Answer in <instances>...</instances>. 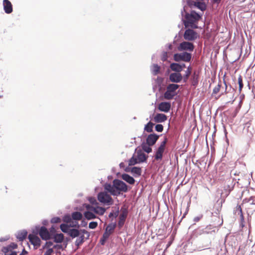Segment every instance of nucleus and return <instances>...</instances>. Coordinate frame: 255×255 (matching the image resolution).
Segmentation results:
<instances>
[{
  "label": "nucleus",
  "mask_w": 255,
  "mask_h": 255,
  "mask_svg": "<svg viewBox=\"0 0 255 255\" xmlns=\"http://www.w3.org/2000/svg\"><path fill=\"white\" fill-rule=\"evenodd\" d=\"M88 200L93 205L98 204V202L94 197H89Z\"/></svg>",
  "instance_id": "09e8293b"
},
{
  "label": "nucleus",
  "mask_w": 255,
  "mask_h": 255,
  "mask_svg": "<svg viewBox=\"0 0 255 255\" xmlns=\"http://www.w3.org/2000/svg\"><path fill=\"white\" fill-rule=\"evenodd\" d=\"M151 146H149L146 143H142L141 145V147L142 149L147 153H149L152 151V148L151 147Z\"/></svg>",
  "instance_id": "f704fd0d"
},
{
  "label": "nucleus",
  "mask_w": 255,
  "mask_h": 255,
  "mask_svg": "<svg viewBox=\"0 0 255 255\" xmlns=\"http://www.w3.org/2000/svg\"><path fill=\"white\" fill-rule=\"evenodd\" d=\"M179 85L174 83L169 84L167 85L166 89L170 92L176 95V91L179 88Z\"/></svg>",
  "instance_id": "4be33fe9"
},
{
  "label": "nucleus",
  "mask_w": 255,
  "mask_h": 255,
  "mask_svg": "<svg viewBox=\"0 0 255 255\" xmlns=\"http://www.w3.org/2000/svg\"><path fill=\"white\" fill-rule=\"evenodd\" d=\"M85 217L88 220L95 219L96 216L91 211H85L84 213Z\"/></svg>",
  "instance_id": "473e14b6"
},
{
  "label": "nucleus",
  "mask_w": 255,
  "mask_h": 255,
  "mask_svg": "<svg viewBox=\"0 0 255 255\" xmlns=\"http://www.w3.org/2000/svg\"><path fill=\"white\" fill-rule=\"evenodd\" d=\"M175 94L172 93V92H170L169 90H168L166 89V92L164 93L163 97L166 100H171L175 96Z\"/></svg>",
  "instance_id": "72a5a7b5"
},
{
  "label": "nucleus",
  "mask_w": 255,
  "mask_h": 255,
  "mask_svg": "<svg viewBox=\"0 0 255 255\" xmlns=\"http://www.w3.org/2000/svg\"><path fill=\"white\" fill-rule=\"evenodd\" d=\"M234 214L236 216H239L241 220H243L244 217L242 210L240 205H237L234 209Z\"/></svg>",
  "instance_id": "cd10ccee"
},
{
  "label": "nucleus",
  "mask_w": 255,
  "mask_h": 255,
  "mask_svg": "<svg viewBox=\"0 0 255 255\" xmlns=\"http://www.w3.org/2000/svg\"><path fill=\"white\" fill-rule=\"evenodd\" d=\"M27 254V252L25 251V249H23L22 252L19 254V255H25Z\"/></svg>",
  "instance_id": "e2e57ef3"
},
{
  "label": "nucleus",
  "mask_w": 255,
  "mask_h": 255,
  "mask_svg": "<svg viewBox=\"0 0 255 255\" xmlns=\"http://www.w3.org/2000/svg\"><path fill=\"white\" fill-rule=\"evenodd\" d=\"M54 242L57 243H60L63 242L64 239V236L62 233L57 234L54 236Z\"/></svg>",
  "instance_id": "e433bc0d"
},
{
  "label": "nucleus",
  "mask_w": 255,
  "mask_h": 255,
  "mask_svg": "<svg viewBox=\"0 0 255 255\" xmlns=\"http://www.w3.org/2000/svg\"><path fill=\"white\" fill-rule=\"evenodd\" d=\"M7 247H10V250L14 249L17 248V245L14 243H11L10 245H9Z\"/></svg>",
  "instance_id": "13d9d810"
},
{
  "label": "nucleus",
  "mask_w": 255,
  "mask_h": 255,
  "mask_svg": "<svg viewBox=\"0 0 255 255\" xmlns=\"http://www.w3.org/2000/svg\"><path fill=\"white\" fill-rule=\"evenodd\" d=\"M208 227H207L206 228L204 229L203 230V234H209V233L211 234L212 232H215L214 230H213L212 231H208Z\"/></svg>",
  "instance_id": "4d7b16f0"
},
{
  "label": "nucleus",
  "mask_w": 255,
  "mask_h": 255,
  "mask_svg": "<svg viewBox=\"0 0 255 255\" xmlns=\"http://www.w3.org/2000/svg\"><path fill=\"white\" fill-rule=\"evenodd\" d=\"M116 226V223L110 224L107 226L105 231L111 235L115 230Z\"/></svg>",
  "instance_id": "c756f323"
},
{
  "label": "nucleus",
  "mask_w": 255,
  "mask_h": 255,
  "mask_svg": "<svg viewBox=\"0 0 255 255\" xmlns=\"http://www.w3.org/2000/svg\"><path fill=\"white\" fill-rule=\"evenodd\" d=\"M98 226V223L97 222H91L89 224V227L90 229H94Z\"/></svg>",
  "instance_id": "49530a36"
},
{
  "label": "nucleus",
  "mask_w": 255,
  "mask_h": 255,
  "mask_svg": "<svg viewBox=\"0 0 255 255\" xmlns=\"http://www.w3.org/2000/svg\"><path fill=\"white\" fill-rule=\"evenodd\" d=\"M93 212L99 215H103L106 212V209L102 207L96 206L95 209H93Z\"/></svg>",
  "instance_id": "c85d7f7f"
},
{
  "label": "nucleus",
  "mask_w": 255,
  "mask_h": 255,
  "mask_svg": "<svg viewBox=\"0 0 255 255\" xmlns=\"http://www.w3.org/2000/svg\"><path fill=\"white\" fill-rule=\"evenodd\" d=\"M81 232V230L70 229L68 234L72 238H75L79 236Z\"/></svg>",
  "instance_id": "393cba45"
},
{
  "label": "nucleus",
  "mask_w": 255,
  "mask_h": 255,
  "mask_svg": "<svg viewBox=\"0 0 255 255\" xmlns=\"http://www.w3.org/2000/svg\"><path fill=\"white\" fill-rule=\"evenodd\" d=\"M226 182V184L225 185L224 189L227 193V195H228L230 192L234 189L235 185V182L233 178L229 177L227 179Z\"/></svg>",
  "instance_id": "9d476101"
},
{
  "label": "nucleus",
  "mask_w": 255,
  "mask_h": 255,
  "mask_svg": "<svg viewBox=\"0 0 255 255\" xmlns=\"http://www.w3.org/2000/svg\"><path fill=\"white\" fill-rule=\"evenodd\" d=\"M72 220V217L69 214L65 215L63 218V221L67 223H70Z\"/></svg>",
  "instance_id": "79ce46f5"
},
{
  "label": "nucleus",
  "mask_w": 255,
  "mask_h": 255,
  "mask_svg": "<svg viewBox=\"0 0 255 255\" xmlns=\"http://www.w3.org/2000/svg\"><path fill=\"white\" fill-rule=\"evenodd\" d=\"M136 154V157L139 163L146 161L148 156L143 153L141 150H139L137 151Z\"/></svg>",
  "instance_id": "dca6fc26"
},
{
  "label": "nucleus",
  "mask_w": 255,
  "mask_h": 255,
  "mask_svg": "<svg viewBox=\"0 0 255 255\" xmlns=\"http://www.w3.org/2000/svg\"><path fill=\"white\" fill-rule=\"evenodd\" d=\"M77 224H75L74 222H72V224H70V226L72 227H76Z\"/></svg>",
  "instance_id": "338daca9"
},
{
  "label": "nucleus",
  "mask_w": 255,
  "mask_h": 255,
  "mask_svg": "<svg viewBox=\"0 0 255 255\" xmlns=\"http://www.w3.org/2000/svg\"><path fill=\"white\" fill-rule=\"evenodd\" d=\"M27 232L26 230H22L18 232L16 234V238L20 241H22L24 240L27 236Z\"/></svg>",
  "instance_id": "a878e982"
},
{
  "label": "nucleus",
  "mask_w": 255,
  "mask_h": 255,
  "mask_svg": "<svg viewBox=\"0 0 255 255\" xmlns=\"http://www.w3.org/2000/svg\"><path fill=\"white\" fill-rule=\"evenodd\" d=\"M180 66H181V69L182 71L183 70V68L186 67V65L184 63L180 64Z\"/></svg>",
  "instance_id": "0e129e2a"
},
{
  "label": "nucleus",
  "mask_w": 255,
  "mask_h": 255,
  "mask_svg": "<svg viewBox=\"0 0 255 255\" xmlns=\"http://www.w3.org/2000/svg\"><path fill=\"white\" fill-rule=\"evenodd\" d=\"M168 56H167V53L166 52H164L162 53V56H161V60L163 61H165L167 59Z\"/></svg>",
  "instance_id": "864d4df0"
},
{
  "label": "nucleus",
  "mask_w": 255,
  "mask_h": 255,
  "mask_svg": "<svg viewBox=\"0 0 255 255\" xmlns=\"http://www.w3.org/2000/svg\"><path fill=\"white\" fill-rule=\"evenodd\" d=\"M47 251L45 252L44 255H51L54 252L53 248L47 249Z\"/></svg>",
  "instance_id": "8fccbe9b"
},
{
  "label": "nucleus",
  "mask_w": 255,
  "mask_h": 255,
  "mask_svg": "<svg viewBox=\"0 0 255 255\" xmlns=\"http://www.w3.org/2000/svg\"><path fill=\"white\" fill-rule=\"evenodd\" d=\"M155 130L158 132H162L163 130V127L161 124H157L155 127Z\"/></svg>",
  "instance_id": "a18cd8bd"
},
{
  "label": "nucleus",
  "mask_w": 255,
  "mask_h": 255,
  "mask_svg": "<svg viewBox=\"0 0 255 255\" xmlns=\"http://www.w3.org/2000/svg\"><path fill=\"white\" fill-rule=\"evenodd\" d=\"M171 108V104L167 102H161L158 104V109L160 111L167 113Z\"/></svg>",
  "instance_id": "4468645a"
},
{
  "label": "nucleus",
  "mask_w": 255,
  "mask_h": 255,
  "mask_svg": "<svg viewBox=\"0 0 255 255\" xmlns=\"http://www.w3.org/2000/svg\"><path fill=\"white\" fill-rule=\"evenodd\" d=\"M201 218L202 216L196 217L194 218V221L195 222H197L201 219Z\"/></svg>",
  "instance_id": "bf43d9fd"
},
{
  "label": "nucleus",
  "mask_w": 255,
  "mask_h": 255,
  "mask_svg": "<svg viewBox=\"0 0 255 255\" xmlns=\"http://www.w3.org/2000/svg\"><path fill=\"white\" fill-rule=\"evenodd\" d=\"M191 82L192 85L196 87L198 84L199 75L196 72H194L191 77Z\"/></svg>",
  "instance_id": "412c9836"
},
{
  "label": "nucleus",
  "mask_w": 255,
  "mask_h": 255,
  "mask_svg": "<svg viewBox=\"0 0 255 255\" xmlns=\"http://www.w3.org/2000/svg\"><path fill=\"white\" fill-rule=\"evenodd\" d=\"M167 142V138L166 136L164 137V140L160 143V145L157 148L155 152L154 159L156 161L161 160L163 157V154L166 147V144Z\"/></svg>",
  "instance_id": "20e7f679"
},
{
  "label": "nucleus",
  "mask_w": 255,
  "mask_h": 255,
  "mask_svg": "<svg viewBox=\"0 0 255 255\" xmlns=\"http://www.w3.org/2000/svg\"><path fill=\"white\" fill-rule=\"evenodd\" d=\"M105 241H104V239H103V238L100 240V242H101L102 245H104Z\"/></svg>",
  "instance_id": "774afa93"
},
{
  "label": "nucleus",
  "mask_w": 255,
  "mask_h": 255,
  "mask_svg": "<svg viewBox=\"0 0 255 255\" xmlns=\"http://www.w3.org/2000/svg\"><path fill=\"white\" fill-rule=\"evenodd\" d=\"M53 246V243L52 241H47L44 246H43L42 249L52 248Z\"/></svg>",
  "instance_id": "37998d69"
},
{
  "label": "nucleus",
  "mask_w": 255,
  "mask_h": 255,
  "mask_svg": "<svg viewBox=\"0 0 255 255\" xmlns=\"http://www.w3.org/2000/svg\"><path fill=\"white\" fill-rule=\"evenodd\" d=\"M127 216V212L124 211L120 215L119 220L118 222V226L119 228H121L124 224L125 221Z\"/></svg>",
  "instance_id": "6ab92c4d"
},
{
  "label": "nucleus",
  "mask_w": 255,
  "mask_h": 255,
  "mask_svg": "<svg viewBox=\"0 0 255 255\" xmlns=\"http://www.w3.org/2000/svg\"><path fill=\"white\" fill-rule=\"evenodd\" d=\"M110 235V234L105 231L103 235L102 238L103 239H104V241H106L109 238Z\"/></svg>",
  "instance_id": "603ef678"
},
{
  "label": "nucleus",
  "mask_w": 255,
  "mask_h": 255,
  "mask_svg": "<svg viewBox=\"0 0 255 255\" xmlns=\"http://www.w3.org/2000/svg\"><path fill=\"white\" fill-rule=\"evenodd\" d=\"M183 79V77L181 73L173 72L169 75V80L172 83H180Z\"/></svg>",
  "instance_id": "6e6552de"
},
{
  "label": "nucleus",
  "mask_w": 255,
  "mask_h": 255,
  "mask_svg": "<svg viewBox=\"0 0 255 255\" xmlns=\"http://www.w3.org/2000/svg\"><path fill=\"white\" fill-rule=\"evenodd\" d=\"M238 83L239 85V91L240 92H241L244 86L242 78L241 76H240L238 78Z\"/></svg>",
  "instance_id": "c03bdc74"
},
{
  "label": "nucleus",
  "mask_w": 255,
  "mask_h": 255,
  "mask_svg": "<svg viewBox=\"0 0 255 255\" xmlns=\"http://www.w3.org/2000/svg\"><path fill=\"white\" fill-rule=\"evenodd\" d=\"M3 9L6 13L9 14L12 12V5L9 0H3Z\"/></svg>",
  "instance_id": "2eb2a0df"
},
{
  "label": "nucleus",
  "mask_w": 255,
  "mask_h": 255,
  "mask_svg": "<svg viewBox=\"0 0 255 255\" xmlns=\"http://www.w3.org/2000/svg\"><path fill=\"white\" fill-rule=\"evenodd\" d=\"M194 44L188 41H183L181 42L178 46L177 47L178 50L182 52H187L189 51L190 53L193 51L194 49Z\"/></svg>",
  "instance_id": "39448f33"
},
{
  "label": "nucleus",
  "mask_w": 255,
  "mask_h": 255,
  "mask_svg": "<svg viewBox=\"0 0 255 255\" xmlns=\"http://www.w3.org/2000/svg\"><path fill=\"white\" fill-rule=\"evenodd\" d=\"M36 229L39 230V235L42 240H47L50 238V234L48 230L44 226L36 227Z\"/></svg>",
  "instance_id": "1a4fd4ad"
},
{
  "label": "nucleus",
  "mask_w": 255,
  "mask_h": 255,
  "mask_svg": "<svg viewBox=\"0 0 255 255\" xmlns=\"http://www.w3.org/2000/svg\"><path fill=\"white\" fill-rule=\"evenodd\" d=\"M53 249H55V250H56L57 251L63 249L62 245H58V244L54 245L53 246Z\"/></svg>",
  "instance_id": "3c124183"
},
{
  "label": "nucleus",
  "mask_w": 255,
  "mask_h": 255,
  "mask_svg": "<svg viewBox=\"0 0 255 255\" xmlns=\"http://www.w3.org/2000/svg\"><path fill=\"white\" fill-rule=\"evenodd\" d=\"M86 209L88 210L87 211L93 212V209H95V207H93L90 205L87 204L85 206Z\"/></svg>",
  "instance_id": "5fc2aeb1"
},
{
  "label": "nucleus",
  "mask_w": 255,
  "mask_h": 255,
  "mask_svg": "<svg viewBox=\"0 0 255 255\" xmlns=\"http://www.w3.org/2000/svg\"><path fill=\"white\" fill-rule=\"evenodd\" d=\"M181 15L183 24L185 27H190L192 28H198V22L201 19L202 14H199L195 10H191L190 12L186 11L185 7L181 10Z\"/></svg>",
  "instance_id": "f257e3e1"
},
{
  "label": "nucleus",
  "mask_w": 255,
  "mask_h": 255,
  "mask_svg": "<svg viewBox=\"0 0 255 255\" xmlns=\"http://www.w3.org/2000/svg\"><path fill=\"white\" fill-rule=\"evenodd\" d=\"M85 234L87 235L88 237H89V233L85 230H81V232L80 233V235L77 237V238L75 241V245L76 246L79 247L84 242L85 239Z\"/></svg>",
  "instance_id": "f8f14e48"
},
{
  "label": "nucleus",
  "mask_w": 255,
  "mask_h": 255,
  "mask_svg": "<svg viewBox=\"0 0 255 255\" xmlns=\"http://www.w3.org/2000/svg\"><path fill=\"white\" fill-rule=\"evenodd\" d=\"M192 59V54L190 52H183L175 53L173 55V59L177 62L183 61L189 62Z\"/></svg>",
  "instance_id": "7ed1b4c3"
},
{
  "label": "nucleus",
  "mask_w": 255,
  "mask_h": 255,
  "mask_svg": "<svg viewBox=\"0 0 255 255\" xmlns=\"http://www.w3.org/2000/svg\"><path fill=\"white\" fill-rule=\"evenodd\" d=\"M170 68L175 73H180L182 70L181 69L180 64L179 63H172L170 65Z\"/></svg>",
  "instance_id": "aec40b11"
},
{
  "label": "nucleus",
  "mask_w": 255,
  "mask_h": 255,
  "mask_svg": "<svg viewBox=\"0 0 255 255\" xmlns=\"http://www.w3.org/2000/svg\"><path fill=\"white\" fill-rule=\"evenodd\" d=\"M191 74V72L188 71H185V74L182 76V80L184 83H186L189 79L190 75Z\"/></svg>",
  "instance_id": "a19ab883"
},
{
  "label": "nucleus",
  "mask_w": 255,
  "mask_h": 255,
  "mask_svg": "<svg viewBox=\"0 0 255 255\" xmlns=\"http://www.w3.org/2000/svg\"><path fill=\"white\" fill-rule=\"evenodd\" d=\"M153 123L151 122H149L146 125H145L144 129L147 132H151L153 131Z\"/></svg>",
  "instance_id": "c9c22d12"
},
{
  "label": "nucleus",
  "mask_w": 255,
  "mask_h": 255,
  "mask_svg": "<svg viewBox=\"0 0 255 255\" xmlns=\"http://www.w3.org/2000/svg\"><path fill=\"white\" fill-rule=\"evenodd\" d=\"M186 71H188L189 72H192V67L190 65L189 66H188L187 70Z\"/></svg>",
  "instance_id": "69168bd1"
},
{
  "label": "nucleus",
  "mask_w": 255,
  "mask_h": 255,
  "mask_svg": "<svg viewBox=\"0 0 255 255\" xmlns=\"http://www.w3.org/2000/svg\"><path fill=\"white\" fill-rule=\"evenodd\" d=\"M193 4L202 11L206 9V5L203 1H194Z\"/></svg>",
  "instance_id": "b1692460"
},
{
  "label": "nucleus",
  "mask_w": 255,
  "mask_h": 255,
  "mask_svg": "<svg viewBox=\"0 0 255 255\" xmlns=\"http://www.w3.org/2000/svg\"><path fill=\"white\" fill-rule=\"evenodd\" d=\"M122 178L128 183L133 185L135 183V179L129 175L124 173L122 175Z\"/></svg>",
  "instance_id": "a211bd4d"
},
{
  "label": "nucleus",
  "mask_w": 255,
  "mask_h": 255,
  "mask_svg": "<svg viewBox=\"0 0 255 255\" xmlns=\"http://www.w3.org/2000/svg\"><path fill=\"white\" fill-rule=\"evenodd\" d=\"M183 37L185 40L192 41L197 38L198 34L193 29L188 28L185 31Z\"/></svg>",
  "instance_id": "0eeeda50"
},
{
  "label": "nucleus",
  "mask_w": 255,
  "mask_h": 255,
  "mask_svg": "<svg viewBox=\"0 0 255 255\" xmlns=\"http://www.w3.org/2000/svg\"><path fill=\"white\" fill-rule=\"evenodd\" d=\"M159 136L155 133H151L149 134L146 139V142L149 146L153 145L157 141Z\"/></svg>",
  "instance_id": "9b49d317"
},
{
  "label": "nucleus",
  "mask_w": 255,
  "mask_h": 255,
  "mask_svg": "<svg viewBox=\"0 0 255 255\" xmlns=\"http://www.w3.org/2000/svg\"><path fill=\"white\" fill-rule=\"evenodd\" d=\"M221 87V81L218 83V84L213 89V92L212 94V96H214V95L217 94L220 91V88Z\"/></svg>",
  "instance_id": "ea45409f"
},
{
  "label": "nucleus",
  "mask_w": 255,
  "mask_h": 255,
  "mask_svg": "<svg viewBox=\"0 0 255 255\" xmlns=\"http://www.w3.org/2000/svg\"><path fill=\"white\" fill-rule=\"evenodd\" d=\"M167 120V116L163 114H157L154 117V121L156 123H163Z\"/></svg>",
  "instance_id": "f3484780"
},
{
  "label": "nucleus",
  "mask_w": 255,
  "mask_h": 255,
  "mask_svg": "<svg viewBox=\"0 0 255 255\" xmlns=\"http://www.w3.org/2000/svg\"><path fill=\"white\" fill-rule=\"evenodd\" d=\"M130 171L135 176H139L141 174V169L138 167H132Z\"/></svg>",
  "instance_id": "7c9ffc66"
},
{
  "label": "nucleus",
  "mask_w": 255,
  "mask_h": 255,
  "mask_svg": "<svg viewBox=\"0 0 255 255\" xmlns=\"http://www.w3.org/2000/svg\"><path fill=\"white\" fill-rule=\"evenodd\" d=\"M137 163H139V162H138L137 157H134V156H132V157L128 160L129 166L134 165Z\"/></svg>",
  "instance_id": "58836bf2"
},
{
  "label": "nucleus",
  "mask_w": 255,
  "mask_h": 255,
  "mask_svg": "<svg viewBox=\"0 0 255 255\" xmlns=\"http://www.w3.org/2000/svg\"><path fill=\"white\" fill-rule=\"evenodd\" d=\"M61 219L60 218L56 217L51 219V222L52 223H58L61 222Z\"/></svg>",
  "instance_id": "de8ad7c7"
},
{
  "label": "nucleus",
  "mask_w": 255,
  "mask_h": 255,
  "mask_svg": "<svg viewBox=\"0 0 255 255\" xmlns=\"http://www.w3.org/2000/svg\"><path fill=\"white\" fill-rule=\"evenodd\" d=\"M119 208H118L117 210L115 213H114V216L115 217V218L117 217L119 215Z\"/></svg>",
  "instance_id": "680f3d73"
},
{
  "label": "nucleus",
  "mask_w": 255,
  "mask_h": 255,
  "mask_svg": "<svg viewBox=\"0 0 255 255\" xmlns=\"http://www.w3.org/2000/svg\"><path fill=\"white\" fill-rule=\"evenodd\" d=\"M104 189L111 195L118 196L122 193L127 192L128 189V185L123 181L115 179L113 181L112 184L106 183Z\"/></svg>",
  "instance_id": "f03ea898"
},
{
  "label": "nucleus",
  "mask_w": 255,
  "mask_h": 255,
  "mask_svg": "<svg viewBox=\"0 0 255 255\" xmlns=\"http://www.w3.org/2000/svg\"><path fill=\"white\" fill-rule=\"evenodd\" d=\"M28 238L32 245L36 248L40 246L41 240L38 237L33 234H29Z\"/></svg>",
  "instance_id": "ddd939ff"
},
{
  "label": "nucleus",
  "mask_w": 255,
  "mask_h": 255,
  "mask_svg": "<svg viewBox=\"0 0 255 255\" xmlns=\"http://www.w3.org/2000/svg\"><path fill=\"white\" fill-rule=\"evenodd\" d=\"M150 70L153 75H156L160 72V67L157 64H153L150 67Z\"/></svg>",
  "instance_id": "bb28decb"
},
{
  "label": "nucleus",
  "mask_w": 255,
  "mask_h": 255,
  "mask_svg": "<svg viewBox=\"0 0 255 255\" xmlns=\"http://www.w3.org/2000/svg\"><path fill=\"white\" fill-rule=\"evenodd\" d=\"M1 251L4 255H17L16 252L10 250V247H4L2 248Z\"/></svg>",
  "instance_id": "5701e85b"
},
{
  "label": "nucleus",
  "mask_w": 255,
  "mask_h": 255,
  "mask_svg": "<svg viewBox=\"0 0 255 255\" xmlns=\"http://www.w3.org/2000/svg\"><path fill=\"white\" fill-rule=\"evenodd\" d=\"M98 199L101 203L106 204L108 205H112L113 202L112 197L106 192H100L98 194Z\"/></svg>",
  "instance_id": "423d86ee"
},
{
  "label": "nucleus",
  "mask_w": 255,
  "mask_h": 255,
  "mask_svg": "<svg viewBox=\"0 0 255 255\" xmlns=\"http://www.w3.org/2000/svg\"><path fill=\"white\" fill-rule=\"evenodd\" d=\"M60 229L64 233H67L68 234L70 228L68 225L65 224H62L60 225Z\"/></svg>",
  "instance_id": "4c0bfd02"
},
{
  "label": "nucleus",
  "mask_w": 255,
  "mask_h": 255,
  "mask_svg": "<svg viewBox=\"0 0 255 255\" xmlns=\"http://www.w3.org/2000/svg\"><path fill=\"white\" fill-rule=\"evenodd\" d=\"M255 198L254 197H251L248 201V202L250 203L251 204L255 205Z\"/></svg>",
  "instance_id": "6e6d98bb"
},
{
  "label": "nucleus",
  "mask_w": 255,
  "mask_h": 255,
  "mask_svg": "<svg viewBox=\"0 0 255 255\" xmlns=\"http://www.w3.org/2000/svg\"><path fill=\"white\" fill-rule=\"evenodd\" d=\"M72 219L74 220H80L82 219L83 215L79 212H74L71 214Z\"/></svg>",
  "instance_id": "2f4dec72"
},
{
  "label": "nucleus",
  "mask_w": 255,
  "mask_h": 255,
  "mask_svg": "<svg viewBox=\"0 0 255 255\" xmlns=\"http://www.w3.org/2000/svg\"><path fill=\"white\" fill-rule=\"evenodd\" d=\"M163 79L160 77H158L156 79V81L158 84H160L162 82Z\"/></svg>",
  "instance_id": "052dcab7"
}]
</instances>
